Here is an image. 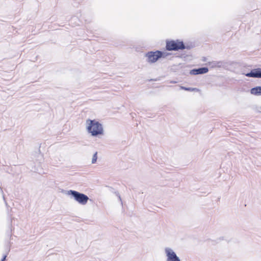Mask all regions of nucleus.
Returning a JSON list of instances; mask_svg holds the SVG:
<instances>
[{"label":"nucleus","instance_id":"1","mask_svg":"<svg viewBox=\"0 0 261 261\" xmlns=\"http://www.w3.org/2000/svg\"><path fill=\"white\" fill-rule=\"evenodd\" d=\"M86 129L88 133L93 137L103 134L102 124L95 120L87 119L86 120Z\"/></svg>","mask_w":261,"mask_h":261},{"label":"nucleus","instance_id":"2","mask_svg":"<svg viewBox=\"0 0 261 261\" xmlns=\"http://www.w3.org/2000/svg\"><path fill=\"white\" fill-rule=\"evenodd\" d=\"M67 194L71 195L74 199L81 205L86 204L89 200V197L86 195L76 191L69 190Z\"/></svg>","mask_w":261,"mask_h":261},{"label":"nucleus","instance_id":"3","mask_svg":"<svg viewBox=\"0 0 261 261\" xmlns=\"http://www.w3.org/2000/svg\"><path fill=\"white\" fill-rule=\"evenodd\" d=\"M167 56L166 53H163L161 51L156 50L155 51H148L147 52L145 57L146 58V61L150 63H154L156 62L159 59L162 57H165Z\"/></svg>","mask_w":261,"mask_h":261},{"label":"nucleus","instance_id":"4","mask_svg":"<svg viewBox=\"0 0 261 261\" xmlns=\"http://www.w3.org/2000/svg\"><path fill=\"white\" fill-rule=\"evenodd\" d=\"M166 48L167 50H178L179 49H184L187 48L186 47L184 42L178 40L167 41L166 42Z\"/></svg>","mask_w":261,"mask_h":261},{"label":"nucleus","instance_id":"5","mask_svg":"<svg viewBox=\"0 0 261 261\" xmlns=\"http://www.w3.org/2000/svg\"><path fill=\"white\" fill-rule=\"evenodd\" d=\"M165 253L166 256V261H181L179 257L171 248L166 247Z\"/></svg>","mask_w":261,"mask_h":261},{"label":"nucleus","instance_id":"6","mask_svg":"<svg viewBox=\"0 0 261 261\" xmlns=\"http://www.w3.org/2000/svg\"><path fill=\"white\" fill-rule=\"evenodd\" d=\"M247 77L261 78V68H256L251 70L249 73L245 74Z\"/></svg>","mask_w":261,"mask_h":261},{"label":"nucleus","instance_id":"7","mask_svg":"<svg viewBox=\"0 0 261 261\" xmlns=\"http://www.w3.org/2000/svg\"><path fill=\"white\" fill-rule=\"evenodd\" d=\"M208 71V68L204 67L198 69H193L190 71V73L192 75L202 74L207 73Z\"/></svg>","mask_w":261,"mask_h":261},{"label":"nucleus","instance_id":"8","mask_svg":"<svg viewBox=\"0 0 261 261\" xmlns=\"http://www.w3.org/2000/svg\"><path fill=\"white\" fill-rule=\"evenodd\" d=\"M250 93L254 95H261V86H257L252 88Z\"/></svg>","mask_w":261,"mask_h":261},{"label":"nucleus","instance_id":"9","mask_svg":"<svg viewBox=\"0 0 261 261\" xmlns=\"http://www.w3.org/2000/svg\"><path fill=\"white\" fill-rule=\"evenodd\" d=\"M97 160V152H95L92 156V161H91L92 164L96 163Z\"/></svg>","mask_w":261,"mask_h":261},{"label":"nucleus","instance_id":"10","mask_svg":"<svg viewBox=\"0 0 261 261\" xmlns=\"http://www.w3.org/2000/svg\"><path fill=\"white\" fill-rule=\"evenodd\" d=\"M186 91H198V89L196 88H187V89H186Z\"/></svg>","mask_w":261,"mask_h":261},{"label":"nucleus","instance_id":"11","mask_svg":"<svg viewBox=\"0 0 261 261\" xmlns=\"http://www.w3.org/2000/svg\"><path fill=\"white\" fill-rule=\"evenodd\" d=\"M0 190H1V192H2V193L3 194V195H4L3 191V190H2V188L1 187H0ZM3 197L4 200L5 201V198L4 195H3Z\"/></svg>","mask_w":261,"mask_h":261},{"label":"nucleus","instance_id":"12","mask_svg":"<svg viewBox=\"0 0 261 261\" xmlns=\"http://www.w3.org/2000/svg\"><path fill=\"white\" fill-rule=\"evenodd\" d=\"M6 255H4L1 261H6Z\"/></svg>","mask_w":261,"mask_h":261},{"label":"nucleus","instance_id":"13","mask_svg":"<svg viewBox=\"0 0 261 261\" xmlns=\"http://www.w3.org/2000/svg\"><path fill=\"white\" fill-rule=\"evenodd\" d=\"M180 89H181L185 90H186V89H187V87H185L181 86V87H180Z\"/></svg>","mask_w":261,"mask_h":261},{"label":"nucleus","instance_id":"14","mask_svg":"<svg viewBox=\"0 0 261 261\" xmlns=\"http://www.w3.org/2000/svg\"><path fill=\"white\" fill-rule=\"evenodd\" d=\"M170 83H174H174H176V82H175V81H171Z\"/></svg>","mask_w":261,"mask_h":261},{"label":"nucleus","instance_id":"15","mask_svg":"<svg viewBox=\"0 0 261 261\" xmlns=\"http://www.w3.org/2000/svg\"><path fill=\"white\" fill-rule=\"evenodd\" d=\"M221 64V62H218V63H217V64ZM218 66H220V65H218Z\"/></svg>","mask_w":261,"mask_h":261},{"label":"nucleus","instance_id":"16","mask_svg":"<svg viewBox=\"0 0 261 261\" xmlns=\"http://www.w3.org/2000/svg\"><path fill=\"white\" fill-rule=\"evenodd\" d=\"M119 198L120 200L121 201V197L120 196H119Z\"/></svg>","mask_w":261,"mask_h":261},{"label":"nucleus","instance_id":"17","mask_svg":"<svg viewBox=\"0 0 261 261\" xmlns=\"http://www.w3.org/2000/svg\"><path fill=\"white\" fill-rule=\"evenodd\" d=\"M5 203H6V204H7V203L6 201H5Z\"/></svg>","mask_w":261,"mask_h":261},{"label":"nucleus","instance_id":"18","mask_svg":"<svg viewBox=\"0 0 261 261\" xmlns=\"http://www.w3.org/2000/svg\"><path fill=\"white\" fill-rule=\"evenodd\" d=\"M5 203H6V204H7V203L6 201H5Z\"/></svg>","mask_w":261,"mask_h":261},{"label":"nucleus","instance_id":"19","mask_svg":"<svg viewBox=\"0 0 261 261\" xmlns=\"http://www.w3.org/2000/svg\"><path fill=\"white\" fill-rule=\"evenodd\" d=\"M5 203H6V204H7V203L6 201H5Z\"/></svg>","mask_w":261,"mask_h":261}]
</instances>
